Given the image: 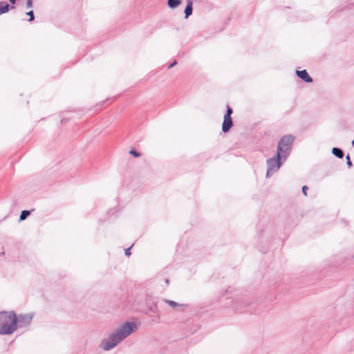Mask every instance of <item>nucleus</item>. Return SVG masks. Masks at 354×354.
<instances>
[{
	"instance_id": "f257e3e1",
	"label": "nucleus",
	"mask_w": 354,
	"mask_h": 354,
	"mask_svg": "<svg viewBox=\"0 0 354 354\" xmlns=\"http://www.w3.org/2000/svg\"><path fill=\"white\" fill-rule=\"evenodd\" d=\"M136 325L133 322H127L120 328L111 333L108 339L102 342V347L104 351H109L127 337L129 335L136 330Z\"/></svg>"
},
{
	"instance_id": "f03ea898",
	"label": "nucleus",
	"mask_w": 354,
	"mask_h": 354,
	"mask_svg": "<svg viewBox=\"0 0 354 354\" xmlns=\"http://www.w3.org/2000/svg\"><path fill=\"white\" fill-rule=\"evenodd\" d=\"M17 328V318L13 312L0 313V334L10 335Z\"/></svg>"
},
{
	"instance_id": "7ed1b4c3",
	"label": "nucleus",
	"mask_w": 354,
	"mask_h": 354,
	"mask_svg": "<svg viewBox=\"0 0 354 354\" xmlns=\"http://www.w3.org/2000/svg\"><path fill=\"white\" fill-rule=\"evenodd\" d=\"M294 140L295 138L291 135H287L281 138L277 147V156L278 158L285 160L288 156Z\"/></svg>"
},
{
	"instance_id": "20e7f679",
	"label": "nucleus",
	"mask_w": 354,
	"mask_h": 354,
	"mask_svg": "<svg viewBox=\"0 0 354 354\" xmlns=\"http://www.w3.org/2000/svg\"><path fill=\"white\" fill-rule=\"evenodd\" d=\"M281 158H278L276 154L274 156V157L267 160V177L272 176L279 169L282 164L281 161Z\"/></svg>"
},
{
	"instance_id": "39448f33",
	"label": "nucleus",
	"mask_w": 354,
	"mask_h": 354,
	"mask_svg": "<svg viewBox=\"0 0 354 354\" xmlns=\"http://www.w3.org/2000/svg\"><path fill=\"white\" fill-rule=\"evenodd\" d=\"M233 122L231 117H224L223 122L222 124V131L224 133L227 132L232 127Z\"/></svg>"
},
{
	"instance_id": "423d86ee",
	"label": "nucleus",
	"mask_w": 354,
	"mask_h": 354,
	"mask_svg": "<svg viewBox=\"0 0 354 354\" xmlns=\"http://www.w3.org/2000/svg\"><path fill=\"white\" fill-rule=\"evenodd\" d=\"M32 317L30 315H20L18 318L19 326H26L29 324L32 320Z\"/></svg>"
},
{
	"instance_id": "0eeeda50",
	"label": "nucleus",
	"mask_w": 354,
	"mask_h": 354,
	"mask_svg": "<svg viewBox=\"0 0 354 354\" xmlns=\"http://www.w3.org/2000/svg\"><path fill=\"white\" fill-rule=\"evenodd\" d=\"M297 75L299 77L303 80L304 82L310 83L313 82V79L309 76L308 73L306 70L297 71Z\"/></svg>"
},
{
	"instance_id": "6e6552de",
	"label": "nucleus",
	"mask_w": 354,
	"mask_h": 354,
	"mask_svg": "<svg viewBox=\"0 0 354 354\" xmlns=\"http://www.w3.org/2000/svg\"><path fill=\"white\" fill-rule=\"evenodd\" d=\"M192 1L191 0H187V6L185 9V18L187 19L192 14Z\"/></svg>"
},
{
	"instance_id": "1a4fd4ad",
	"label": "nucleus",
	"mask_w": 354,
	"mask_h": 354,
	"mask_svg": "<svg viewBox=\"0 0 354 354\" xmlns=\"http://www.w3.org/2000/svg\"><path fill=\"white\" fill-rule=\"evenodd\" d=\"M10 5L5 1H0V15L8 12Z\"/></svg>"
},
{
	"instance_id": "9d476101",
	"label": "nucleus",
	"mask_w": 354,
	"mask_h": 354,
	"mask_svg": "<svg viewBox=\"0 0 354 354\" xmlns=\"http://www.w3.org/2000/svg\"><path fill=\"white\" fill-rule=\"evenodd\" d=\"M332 153L339 158H342L344 157L343 151L337 147H334L332 149Z\"/></svg>"
},
{
	"instance_id": "9b49d317",
	"label": "nucleus",
	"mask_w": 354,
	"mask_h": 354,
	"mask_svg": "<svg viewBox=\"0 0 354 354\" xmlns=\"http://www.w3.org/2000/svg\"><path fill=\"white\" fill-rule=\"evenodd\" d=\"M165 303L171 306L172 308H176V307H184L185 305L180 304L174 301L169 300V299H164Z\"/></svg>"
},
{
	"instance_id": "f8f14e48",
	"label": "nucleus",
	"mask_w": 354,
	"mask_h": 354,
	"mask_svg": "<svg viewBox=\"0 0 354 354\" xmlns=\"http://www.w3.org/2000/svg\"><path fill=\"white\" fill-rule=\"evenodd\" d=\"M181 0H168L167 4L170 8H176L180 4Z\"/></svg>"
},
{
	"instance_id": "ddd939ff",
	"label": "nucleus",
	"mask_w": 354,
	"mask_h": 354,
	"mask_svg": "<svg viewBox=\"0 0 354 354\" xmlns=\"http://www.w3.org/2000/svg\"><path fill=\"white\" fill-rule=\"evenodd\" d=\"M30 212L28 210L22 211L21 213L20 217H19V220L20 221L25 220L27 218V216H28L30 215Z\"/></svg>"
},
{
	"instance_id": "4468645a",
	"label": "nucleus",
	"mask_w": 354,
	"mask_h": 354,
	"mask_svg": "<svg viewBox=\"0 0 354 354\" xmlns=\"http://www.w3.org/2000/svg\"><path fill=\"white\" fill-rule=\"evenodd\" d=\"M26 15L30 17V19H28L29 21H32L35 19L34 12L32 10H30L28 12H26Z\"/></svg>"
},
{
	"instance_id": "2eb2a0df",
	"label": "nucleus",
	"mask_w": 354,
	"mask_h": 354,
	"mask_svg": "<svg viewBox=\"0 0 354 354\" xmlns=\"http://www.w3.org/2000/svg\"><path fill=\"white\" fill-rule=\"evenodd\" d=\"M232 113V109L229 106H227L226 113L225 114L224 117H231Z\"/></svg>"
},
{
	"instance_id": "dca6fc26",
	"label": "nucleus",
	"mask_w": 354,
	"mask_h": 354,
	"mask_svg": "<svg viewBox=\"0 0 354 354\" xmlns=\"http://www.w3.org/2000/svg\"><path fill=\"white\" fill-rule=\"evenodd\" d=\"M346 164H347V165L348 166V167H351L352 166V162L351 161V158H350L349 154L346 155Z\"/></svg>"
},
{
	"instance_id": "f3484780",
	"label": "nucleus",
	"mask_w": 354,
	"mask_h": 354,
	"mask_svg": "<svg viewBox=\"0 0 354 354\" xmlns=\"http://www.w3.org/2000/svg\"><path fill=\"white\" fill-rule=\"evenodd\" d=\"M130 153L133 155L134 157H139L140 156V153L133 149L130 151Z\"/></svg>"
},
{
	"instance_id": "a211bd4d",
	"label": "nucleus",
	"mask_w": 354,
	"mask_h": 354,
	"mask_svg": "<svg viewBox=\"0 0 354 354\" xmlns=\"http://www.w3.org/2000/svg\"><path fill=\"white\" fill-rule=\"evenodd\" d=\"M132 246H133V245L131 247H129L125 250V251H124L125 255H127L128 257L130 256V254H131L130 250H131V248H132Z\"/></svg>"
},
{
	"instance_id": "6ab92c4d",
	"label": "nucleus",
	"mask_w": 354,
	"mask_h": 354,
	"mask_svg": "<svg viewBox=\"0 0 354 354\" xmlns=\"http://www.w3.org/2000/svg\"><path fill=\"white\" fill-rule=\"evenodd\" d=\"M308 189V187L306 185H304L302 187V192L303 194L306 196L307 195V190Z\"/></svg>"
},
{
	"instance_id": "aec40b11",
	"label": "nucleus",
	"mask_w": 354,
	"mask_h": 354,
	"mask_svg": "<svg viewBox=\"0 0 354 354\" xmlns=\"http://www.w3.org/2000/svg\"><path fill=\"white\" fill-rule=\"evenodd\" d=\"M26 7L27 8H32V0H28L26 2Z\"/></svg>"
},
{
	"instance_id": "412c9836",
	"label": "nucleus",
	"mask_w": 354,
	"mask_h": 354,
	"mask_svg": "<svg viewBox=\"0 0 354 354\" xmlns=\"http://www.w3.org/2000/svg\"><path fill=\"white\" fill-rule=\"evenodd\" d=\"M177 64L176 61L175 60L173 63H171L169 66L168 68H171L173 66H174L176 64Z\"/></svg>"
},
{
	"instance_id": "4be33fe9",
	"label": "nucleus",
	"mask_w": 354,
	"mask_h": 354,
	"mask_svg": "<svg viewBox=\"0 0 354 354\" xmlns=\"http://www.w3.org/2000/svg\"><path fill=\"white\" fill-rule=\"evenodd\" d=\"M12 4H15L17 0H9Z\"/></svg>"
},
{
	"instance_id": "5701e85b",
	"label": "nucleus",
	"mask_w": 354,
	"mask_h": 354,
	"mask_svg": "<svg viewBox=\"0 0 354 354\" xmlns=\"http://www.w3.org/2000/svg\"><path fill=\"white\" fill-rule=\"evenodd\" d=\"M165 283L168 285L169 283V280L168 279H165Z\"/></svg>"
},
{
	"instance_id": "b1692460",
	"label": "nucleus",
	"mask_w": 354,
	"mask_h": 354,
	"mask_svg": "<svg viewBox=\"0 0 354 354\" xmlns=\"http://www.w3.org/2000/svg\"><path fill=\"white\" fill-rule=\"evenodd\" d=\"M352 145L354 146V140L352 141Z\"/></svg>"
},
{
	"instance_id": "393cba45",
	"label": "nucleus",
	"mask_w": 354,
	"mask_h": 354,
	"mask_svg": "<svg viewBox=\"0 0 354 354\" xmlns=\"http://www.w3.org/2000/svg\"><path fill=\"white\" fill-rule=\"evenodd\" d=\"M353 258H354V255H353Z\"/></svg>"
}]
</instances>
